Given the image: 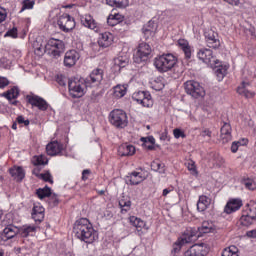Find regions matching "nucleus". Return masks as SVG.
Segmentation results:
<instances>
[{
    "instance_id": "1",
    "label": "nucleus",
    "mask_w": 256,
    "mask_h": 256,
    "mask_svg": "<svg viewBox=\"0 0 256 256\" xmlns=\"http://www.w3.org/2000/svg\"><path fill=\"white\" fill-rule=\"evenodd\" d=\"M73 233L77 239L84 241V243H87L88 245L95 243V241L99 239V234L87 218L76 220L73 226Z\"/></svg>"
},
{
    "instance_id": "2",
    "label": "nucleus",
    "mask_w": 256,
    "mask_h": 256,
    "mask_svg": "<svg viewBox=\"0 0 256 256\" xmlns=\"http://www.w3.org/2000/svg\"><path fill=\"white\" fill-rule=\"evenodd\" d=\"M34 53L41 57L48 53V55H52V57H60L61 53L65 51V43L62 40L51 38L48 40L46 44L43 45V41L36 40L33 43Z\"/></svg>"
},
{
    "instance_id": "3",
    "label": "nucleus",
    "mask_w": 256,
    "mask_h": 256,
    "mask_svg": "<svg viewBox=\"0 0 256 256\" xmlns=\"http://www.w3.org/2000/svg\"><path fill=\"white\" fill-rule=\"evenodd\" d=\"M177 63V57L171 53L157 55L153 61V65L158 73H169V71H173Z\"/></svg>"
},
{
    "instance_id": "4",
    "label": "nucleus",
    "mask_w": 256,
    "mask_h": 256,
    "mask_svg": "<svg viewBox=\"0 0 256 256\" xmlns=\"http://www.w3.org/2000/svg\"><path fill=\"white\" fill-rule=\"evenodd\" d=\"M68 89L73 99H81L86 93L87 85L83 79L72 78L68 81Z\"/></svg>"
},
{
    "instance_id": "5",
    "label": "nucleus",
    "mask_w": 256,
    "mask_h": 256,
    "mask_svg": "<svg viewBox=\"0 0 256 256\" xmlns=\"http://www.w3.org/2000/svg\"><path fill=\"white\" fill-rule=\"evenodd\" d=\"M109 121L116 129H125L129 125L127 112L122 109H114L109 113Z\"/></svg>"
},
{
    "instance_id": "6",
    "label": "nucleus",
    "mask_w": 256,
    "mask_h": 256,
    "mask_svg": "<svg viewBox=\"0 0 256 256\" xmlns=\"http://www.w3.org/2000/svg\"><path fill=\"white\" fill-rule=\"evenodd\" d=\"M184 89L187 95H190L194 99L205 97V88L195 80H188L184 83Z\"/></svg>"
},
{
    "instance_id": "7",
    "label": "nucleus",
    "mask_w": 256,
    "mask_h": 256,
    "mask_svg": "<svg viewBox=\"0 0 256 256\" xmlns=\"http://www.w3.org/2000/svg\"><path fill=\"white\" fill-rule=\"evenodd\" d=\"M133 101H136L142 107L151 108L153 107V97H151V93L147 91H138L132 94Z\"/></svg>"
},
{
    "instance_id": "8",
    "label": "nucleus",
    "mask_w": 256,
    "mask_h": 256,
    "mask_svg": "<svg viewBox=\"0 0 256 256\" xmlns=\"http://www.w3.org/2000/svg\"><path fill=\"white\" fill-rule=\"evenodd\" d=\"M57 25L60 31L69 33V31H73L75 27V18L67 13H64L58 18Z\"/></svg>"
},
{
    "instance_id": "9",
    "label": "nucleus",
    "mask_w": 256,
    "mask_h": 256,
    "mask_svg": "<svg viewBox=\"0 0 256 256\" xmlns=\"http://www.w3.org/2000/svg\"><path fill=\"white\" fill-rule=\"evenodd\" d=\"M197 57L200 61H203V63H206V65H210V67H215V65H218L219 60L215 55H213V50L208 48H202L198 51Z\"/></svg>"
},
{
    "instance_id": "10",
    "label": "nucleus",
    "mask_w": 256,
    "mask_h": 256,
    "mask_svg": "<svg viewBox=\"0 0 256 256\" xmlns=\"http://www.w3.org/2000/svg\"><path fill=\"white\" fill-rule=\"evenodd\" d=\"M151 46L145 42H142L136 48V52L134 54V59L136 63H141V61H147L152 53Z\"/></svg>"
},
{
    "instance_id": "11",
    "label": "nucleus",
    "mask_w": 256,
    "mask_h": 256,
    "mask_svg": "<svg viewBox=\"0 0 256 256\" xmlns=\"http://www.w3.org/2000/svg\"><path fill=\"white\" fill-rule=\"evenodd\" d=\"M204 37L207 47L210 49H219L221 47V40L219 34L214 30L208 29L204 32Z\"/></svg>"
},
{
    "instance_id": "12",
    "label": "nucleus",
    "mask_w": 256,
    "mask_h": 256,
    "mask_svg": "<svg viewBox=\"0 0 256 256\" xmlns=\"http://www.w3.org/2000/svg\"><path fill=\"white\" fill-rule=\"evenodd\" d=\"M26 100L32 107H37L39 111H47L49 109V103H47V100L43 99L41 96L27 95Z\"/></svg>"
},
{
    "instance_id": "13",
    "label": "nucleus",
    "mask_w": 256,
    "mask_h": 256,
    "mask_svg": "<svg viewBox=\"0 0 256 256\" xmlns=\"http://www.w3.org/2000/svg\"><path fill=\"white\" fill-rule=\"evenodd\" d=\"M130 225L135 227L137 235H143L147 231H149V226H147V222L137 216H130L128 218Z\"/></svg>"
},
{
    "instance_id": "14",
    "label": "nucleus",
    "mask_w": 256,
    "mask_h": 256,
    "mask_svg": "<svg viewBox=\"0 0 256 256\" xmlns=\"http://www.w3.org/2000/svg\"><path fill=\"white\" fill-rule=\"evenodd\" d=\"M197 229L195 228H187L182 236L177 239L176 245H187L188 243H192V241H195L197 239Z\"/></svg>"
},
{
    "instance_id": "15",
    "label": "nucleus",
    "mask_w": 256,
    "mask_h": 256,
    "mask_svg": "<svg viewBox=\"0 0 256 256\" xmlns=\"http://www.w3.org/2000/svg\"><path fill=\"white\" fill-rule=\"evenodd\" d=\"M97 43L101 49H107L115 43V35L109 31L102 32L98 36Z\"/></svg>"
},
{
    "instance_id": "16",
    "label": "nucleus",
    "mask_w": 256,
    "mask_h": 256,
    "mask_svg": "<svg viewBox=\"0 0 256 256\" xmlns=\"http://www.w3.org/2000/svg\"><path fill=\"white\" fill-rule=\"evenodd\" d=\"M63 151H65V145L57 140L51 141L46 145V153L50 157H57V155H61Z\"/></svg>"
},
{
    "instance_id": "17",
    "label": "nucleus",
    "mask_w": 256,
    "mask_h": 256,
    "mask_svg": "<svg viewBox=\"0 0 256 256\" xmlns=\"http://www.w3.org/2000/svg\"><path fill=\"white\" fill-rule=\"evenodd\" d=\"M205 255H207V245L203 243L194 244L184 252V256H205Z\"/></svg>"
},
{
    "instance_id": "18",
    "label": "nucleus",
    "mask_w": 256,
    "mask_h": 256,
    "mask_svg": "<svg viewBox=\"0 0 256 256\" xmlns=\"http://www.w3.org/2000/svg\"><path fill=\"white\" fill-rule=\"evenodd\" d=\"M81 55L77 50H69L64 55V66L73 67L79 61Z\"/></svg>"
},
{
    "instance_id": "19",
    "label": "nucleus",
    "mask_w": 256,
    "mask_h": 256,
    "mask_svg": "<svg viewBox=\"0 0 256 256\" xmlns=\"http://www.w3.org/2000/svg\"><path fill=\"white\" fill-rule=\"evenodd\" d=\"M241 207H243V200L239 198L230 199L224 207V213H227V215H231V213L239 211Z\"/></svg>"
},
{
    "instance_id": "20",
    "label": "nucleus",
    "mask_w": 256,
    "mask_h": 256,
    "mask_svg": "<svg viewBox=\"0 0 256 256\" xmlns=\"http://www.w3.org/2000/svg\"><path fill=\"white\" fill-rule=\"evenodd\" d=\"M17 233H19V229L17 228V226L8 225L0 233V239L1 241L7 242L9 241V239H13V237H16Z\"/></svg>"
},
{
    "instance_id": "21",
    "label": "nucleus",
    "mask_w": 256,
    "mask_h": 256,
    "mask_svg": "<svg viewBox=\"0 0 256 256\" xmlns=\"http://www.w3.org/2000/svg\"><path fill=\"white\" fill-rule=\"evenodd\" d=\"M32 219H34L36 223H41L45 219V208L40 203L34 204Z\"/></svg>"
},
{
    "instance_id": "22",
    "label": "nucleus",
    "mask_w": 256,
    "mask_h": 256,
    "mask_svg": "<svg viewBox=\"0 0 256 256\" xmlns=\"http://www.w3.org/2000/svg\"><path fill=\"white\" fill-rule=\"evenodd\" d=\"M81 24L92 31H97L98 29L97 21H95V18L91 14L81 16Z\"/></svg>"
},
{
    "instance_id": "23",
    "label": "nucleus",
    "mask_w": 256,
    "mask_h": 256,
    "mask_svg": "<svg viewBox=\"0 0 256 256\" xmlns=\"http://www.w3.org/2000/svg\"><path fill=\"white\" fill-rule=\"evenodd\" d=\"M231 124L224 122L223 126L221 127L220 130V137L223 143H229V141H232L233 136L231 135Z\"/></svg>"
},
{
    "instance_id": "24",
    "label": "nucleus",
    "mask_w": 256,
    "mask_h": 256,
    "mask_svg": "<svg viewBox=\"0 0 256 256\" xmlns=\"http://www.w3.org/2000/svg\"><path fill=\"white\" fill-rule=\"evenodd\" d=\"M249 87V82H242L240 86L237 87L238 95L245 97V99H253L255 97V92L247 89Z\"/></svg>"
},
{
    "instance_id": "25",
    "label": "nucleus",
    "mask_w": 256,
    "mask_h": 256,
    "mask_svg": "<svg viewBox=\"0 0 256 256\" xmlns=\"http://www.w3.org/2000/svg\"><path fill=\"white\" fill-rule=\"evenodd\" d=\"M199 233L201 235H205L207 233H216L217 226L213 221H203L201 227L198 228Z\"/></svg>"
},
{
    "instance_id": "26",
    "label": "nucleus",
    "mask_w": 256,
    "mask_h": 256,
    "mask_svg": "<svg viewBox=\"0 0 256 256\" xmlns=\"http://www.w3.org/2000/svg\"><path fill=\"white\" fill-rule=\"evenodd\" d=\"M177 45L181 49V51H183L186 59H190L191 55L193 54V48L189 44V41L185 39H179L177 41Z\"/></svg>"
},
{
    "instance_id": "27",
    "label": "nucleus",
    "mask_w": 256,
    "mask_h": 256,
    "mask_svg": "<svg viewBox=\"0 0 256 256\" xmlns=\"http://www.w3.org/2000/svg\"><path fill=\"white\" fill-rule=\"evenodd\" d=\"M145 179V174L143 172H131L127 176V181L130 183V185H139V183H143V180Z\"/></svg>"
},
{
    "instance_id": "28",
    "label": "nucleus",
    "mask_w": 256,
    "mask_h": 256,
    "mask_svg": "<svg viewBox=\"0 0 256 256\" xmlns=\"http://www.w3.org/2000/svg\"><path fill=\"white\" fill-rule=\"evenodd\" d=\"M209 207H211V198L206 195L199 196L197 210L200 211V213H203V211H207Z\"/></svg>"
},
{
    "instance_id": "29",
    "label": "nucleus",
    "mask_w": 256,
    "mask_h": 256,
    "mask_svg": "<svg viewBox=\"0 0 256 256\" xmlns=\"http://www.w3.org/2000/svg\"><path fill=\"white\" fill-rule=\"evenodd\" d=\"M9 173L15 181H23L25 179V170L21 166H14L9 169Z\"/></svg>"
},
{
    "instance_id": "30",
    "label": "nucleus",
    "mask_w": 256,
    "mask_h": 256,
    "mask_svg": "<svg viewBox=\"0 0 256 256\" xmlns=\"http://www.w3.org/2000/svg\"><path fill=\"white\" fill-rule=\"evenodd\" d=\"M88 83H101L103 81V70L94 69L87 78Z\"/></svg>"
},
{
    "instance_id": "31",
    "label": "nucleus",
    "mask_w": 256,
    "mask_h": 256,
    "mask_svg": "<svg viewBox=\"0 0 256 256\" xmlns=\"http://www.w3.org/2000/svg\"><path fill=\"white\" fill-rule=\"evenodd\" d=\"M20 90L19 87L13 86L11 89L1 94V97L7 99V101H13L19 97Z\"/></svg>"
},
{
    "instance_id": "32",
    "label": "nucleus",
    "mask_w": 256,
    "mask_h": 256,
    "mask_svg": "<svg viewBox=\"0 0 256 256\" xmlns=\"http://www.w3.org/2000/svg\"><path fill=\"white\" fill-rule=\"evenodd\" d=\"M256 222V217L248 214L247 212H244L242 210V215L240 217V223L243 225V227H250V225H253V223Z\"/></svg>"
},
{
    "instance_id": "33",
    "label": "nucleus",
    "mask_w": 256,
    "mask_h": 256,
    "mask_svg": "<svg viewBox=\"0 0 256 256\" xmlns=\"http://www.w3.org/2000/svg\"><path fill=\"white\" fill-rule=\"evenodd\" d=\"M120 155L122 157H129L131 155H135V146L128 145V144H122L118 149Z\"/></svg>"
},
{
    "instance_id": "34",
    "label": "nucleus",
    "mask_w": 256,
    "mask_h": 256,
    "mask_svg": "<svg viewBox=\"0 0 256 256\" xmlns=\"http://www.w3.org/2000/svg\"><path fill=\"white\" fill-rule=\"evenodd\" d=\"M113 97L115 99H121L127 95V86L118 84L113 88Z\"/></svg>"
},
{
    "instance_id": "35",
    "label": "nucleus",
    "mask_w": 256,
    "mask_h": 256,
    "mask_svg": "<svg viewBox=\"0 0 256 256\" xmlns=\"http://www.w3.org/2000/svg\"><path fill=\"white\" fill-rule=\"evenodd\" d=\"M106 5L117 9H125L129 7V0H106Z\"/></svg>"
},
{
    "instance_id": "36",
    "label": "nucleus",
    "mask_w": 256,
    "mask_h": 256,
    "mask_svg": "<svg viewBox=\"0 0 256 256\" xmlns=\"http://www.w3.org/2000/svg\"><path fill=\"white\" fill-rule=\"evenodd\" d=\"M123 21V15L121 14H110L107 18V23L110 27H115V25H119Z\"/></svg>"
},
{
    "instance_id": "37",
    "label": "nucleus",
    "mask_w": 256,
    "mask_h": 256,
    "mask_svg": "<svg viewBox=\"0 0 256 256\" xmlns=\"http://www.w3.org/2000/svg\"><path fill=\"white\" fill-rule=\"evenodd\" d=\"M151 87L154 91H163L165 89V79L158 77L151 81Z\"/></svg>"
},
{
    "instance_id": "38",
    "label": "nucleus",
    "mask_w": 256,
    "mask_h": 256,
    "mask_svg": "<svg viewBox=\"0 0 256 256\" xmlns=\"http://www.w3.org/2000/svg\"><path fill=\"white\" fill-rule=\"evenodd\" d=\"M48 163L49 159L43 154L33 156L32 158V164L35 165V167H39V165H47Z\"/></svg>"
},
{
    "instance_id": "39",
    "label": "nucleus",
    "mask_w": 256,
    "mask_h": 256,
    "mask_svg": "<svg viewBox=\"0 0 256 256\" xmlns=\"http://www.w3.org/2000/svg\"><path fill=\"white\" fill-rule=\"evenodd\" d=\"M244 213H248V215H252L253 217L256 218V202L255 200H251L249 201V203H247L243 210Z\"/></svg>"
},
{
    "instance_id": "40",
    "label": "nucleus",
    "mask_w": 256,
    "mask_h": 256,
    "mask_svg": "<svg viewBox=\"0 0 256 256\" xmlns=\"http://www.w3.org/2000/svg\"><path fill=\"white\" fill-rule=\"evenodd\" d=\"M114 65L118 67V69H123L129 65V58L127 56H118L114 59Z\"/></svg>"
},
{
    "instance_id": "41",
    "label": "nucleus",
    "mask_w": 256,
    "mask_h": 256,
    "mask_svg": "<svg viewBox=\"0 0 256 256\" xmlns=\"http://www.w3.org/2000/svg\"><path fill=\"white\" fill-rule=\"evenodd\" d=\"M36 195L39 199L51 197V188H49L48 186H45L44 188H38L36 190Z\"/></svg>"
},
{
    "instance_id": "42",
    "label": "nucleus",
    "mask_w": 256,
    "mask_h": 256,
    "mask_svg": "<svg viewBox=\"0 0 256 256\" xmlns=\"http://www.w3.org/2000/svg\"><path fill=\"white\" fill-rule=\"evenodd\" d=\"M35 231H37V227L31 226V225H26L20 229V234L22 237H29V235H33V233H35Z\"/></svg>"
},
{
    "instance_id": "43",
    "label": "nucleus",
    "mask_w": 256,
    "mask_h": 256,
    "mask_svg": "<svg viewBox=\"0 0 256 256\" xmlns=\"http://www.w3.org/2000/svg\"><path fill=\"white\" fill-rule=\"evenodd\" d=\"M222 256H239V248L235 245L229 246L222 251Z\"/></svg>"
},
{
    "instance_id": "44",
    "label": "nucleus",
    "mask_w": 256,
    "mask_h": 256,
    "mask_svg": "<svg viewBox=\"0 0 256 256\" xmlns=\"http://www.w3.org/2000/svg\"><path fill=\"white\" fill-rule=\"evenodd\" d=\"M34 175L38 177V179H42V181H45V183H50L53 185V176L51 173L46 172V173H36L35 170L33 171Z\"/></svg>"
},
{
    "instance_id": "45",
    "label": "nucleus",
    "mask_w": 256,
    "mask_h": 256,
    "mask_svg": "<svg viewBox=\"0 0 256 256\" xmlns=\"http://www.w3.org/2000/svg\"><path fill=\"white\" fill-rule=\"evenodd\" d=\"M151 25H155V23L149 22L148 27L143 29V33H144L146 39H149V37H153V35H155V31H157V28L151 27Z\"/></svg>"
},
{
    "instance_id": "46",
    "label": "nucleus",
    "mask_w": 256,
    "mask_h": 256,
    "mask_svg": "<svg viewBox=\"0 0 256 256\" xmlns=\"http://www.w3.org/2000/svg\"><path fill=\"white\" fill-rule=\"evenodd\" d=\"M119 207L121 209V213H127L131 211V200L121 199L119 201Z\"/></svg>"
},
{
    "instance_id": "47",
    "label": "nucleus",
    "mask_w": 256,
    "mask_h": 256,
    "mask_svg": "<svg viewBox=\"0 0 256 256\" xmlns=\"http://www.w3.org/2000/svg\"><path fill=\"white\" fill-rule=\"evenodd\" d=\"M164 167H165V165H163V163H161L159 160H155L151 163L152 171H158L159 173H165Z\"/></svg>"
},
{
    "instance_id": "48",
    "label": "nucleus",
    "mask_w": 256,
    "mask_h": 256,
    "mask_svg": "<svg viewBox=\"0 0 256 256\" xmlns=\"http://www.w3.org/2000/svg\"><path fill=\"white\" fill-rule=\"evenodd\" d=\"M216 77L218 79V81H223L225 75H227V68L223 67V66H219L216 71Z\"/></svg>"
},
{
    "instance_id": "49",
    "label": "nucleus",
    "mask_w": 256,
    "mask_h": 256,
    "mask_svg": "<svg viewBox=\"0 0 256 256\" xmlns=\"http://www.w3.org/2000/svg\"><path fill=\"white\" fill-rule=\"evenodd\" d=\"M33 7H35V0H23L21 13L27 9H33Z\"/></svg>"
},
{
    "instance_id": "50",
    "label": "nucleus",
    "mask_w": 256,
    "mask_h": 256,
    "mask_svg": "<svg viewBox=\"0 0 256 256\" xmlns=\"http://www.w3.org/2000/svg\"><path fill=\"white\" fill-rule=\"evenodd\" d=\"M243 185L246 187V189H249V191H255L256 189L255 181L251 179L243 180Z\"/></svg>"
},
{
    "instance_id": "51",
    "label": "nucleus",
    "mask_w": 256,
    "mask_h": 256,
    "mask_svg": "<svg viewBox=\"0 0 256 256\" xmlns=\"http://www.w3.org/2000/svg\"><path fill=\"white\" fill-rule=\"evenodd\" d=\"M187 169L192 175H197V166L195 165V161L189 160L187 162Z\"/></svg>"
},
{
    "instance_id": "52",
    "label": "nucleus",
    "mask_w": 256,
    "mask_h": 256,
    "mask_svg": "<svg viewBox=\"0 0 256 256\" xmlns=\"http://www.w3.org/2000/svg\"><path fill=\"white\" fill-rule=\"evenodd\" d=\"M173 135L175 139H185V137H187V135H185V131L181 130L180 128H175L173 130Z\"/></svg>"
},
{
    "instance_id": "53",
    "label": "nucleus",
    "mask_w": 256,
    "mask_h": 256,
    "mask_svg": "<svg viewBox=\"0 0 256 256\" xmlns=\"http://www.w3.org/2000/svg\"><path fill=\"white\" fill-rule=\"evenodd\" d=\"M4 37H12V39H17L18 37V31L16 27H13L12 29L8 30Z\"/></svg>"
},
{
    "instance_id": "54",
    "label": "nucleus",
    "mask_w": 256,
    "mask_h": 256,
    "mask_svg": "<svg viewBox=\"0 0 256 256\" xmlns=\"http://www.w3.org/2000/svg\"><path fill=\"white\" fill-rule=\"evenodd\" d=\"M56 81L60 84L61 87H65V85H67V77L62 74L56 76Z\"/></svg>"
},
{
    "instance_id": "55",
    "label": "nucleus",
    "mask_w": 256,
    "mask_h": 256,
    "mask_svg": "<svg viewBox=\"0 0 256 256\" xmlns=\"http://www.w3.org/2000/svg\"><path fill=\"white\" fill-rule=\"evenodd\" d=\"M7 19V10L3 7H0V24Z\"/></svg>"
},
{
    "instance_id": "56",
    "label": "nucleus",
    "mask_w": 256,
    "mask_h": 256,
    "mask_svg": "<svg viewBox=\"0 0 256 256\" xmlns=\"http://www.w3.org/2000/svg\"><path fill=\"white\" fill-rule=\"evenodd\" d=\"M9 85V79L6 77H1L0 76V89H5V87H8Z\"/></svg>"
},
{
    "instance_id": "57",
    "label": "nucleus",
    "mask_w": 256,
    "mask_h": 256,
    "mask_svg": "<svg viewBox=\"0 0 256 256\" xmlns=\"http://www.w3.org/2000/svg\"><path fill=\"white\" fill-rule=\"evenodd\" d=\"M17 123H19V125H25V127H27L29 125V120H25V117L23 116H18L16 119Z\"/></svg>"
},
{
    "instance_id": "58",
    "label": "nucleus",
    "mask_w": 256,
    "mask_h": 256,
    "mask_svg": "<svg viewBox=\"0 0 256 256\" xmlns=\"http://www.w3.org/2000/svg\"><path fill=\"white\" fill-rule=\"evenodd\" d=\"M0 63L5 67V69L11 66V61L5 57L1 58Z\"/></svg>"
},
{
    "instance_id": "59",
    "label": "nucleus",
    "mask_w": 256,
    "mask_h": 256,
    "mask_svg": "<svg viewBox=\"0 0 256 256\" xmlns=\"http://www.w3.org/2000/svg\"><path fill=\"white\" fill-rule=\"evenodd\" d=\"M50 203H52L54 207L59 205V197L55 194L50 196Z\"/></svg>"
},
{
    "instance_id": "60",
    "label": "nucleus",
    "mask_w": 256,
    "mask_h": 256,
    "mask_svg": "<svg viewBox=\"0 0 256 256\" xmlns=\"http://www.w3.org/2000/svg\"><path fill=\"white\" fill-rule=\"evenodd\" d=\"M91 175V170L85 169L82 172V181H87L89 179V176Z\"/></svg>"
},
{
    "instance_id": "61",
    "label": "nucleus",
    "mask_w": 256,
    "mask_h": 256,
    "mask_svg": "<svg viewBox=\"0 0 256 256\" xmlns=\"http://www.w3.org/2000/svg\"><path fill=\"white\" fill-rule=\"evenodd\" d=\"M234 143H236L238 147H243L244 145H247V143H249V140L243 138L239 141H234Z\"/></svg>"
},
{
    "instance_id": "62",
    "label": "nucleus",
    "mask_w": 256,
    "mask_h": 256,
    "mask_svg": "<svg viewBox=\"0 0 256 256\" xmlns=\"http://www.w3.org/2000/svg\"><path fill=\"white\" fill-rule=\"evenodd\" d=\"M173 189H174L173 186H170L169 188L164 189L162 192V196L167 197V195H169V193L173 192Z\"/></svg>"
},
{
    "instance_id": "63",
    "label": "nucleus",
    "mask_w": 256,
    "mask_h": 256,
    "mask_svg": "<svg viewBox=\"0 0 256 256\" xmlns=\"http://www.w3.org/2000/svg\"><path fill=\"white\" fill-rule=\"evenodd\" d=\"M183 245H179V244H177V240H176V242L174 243V245H173V251L175 252V253H179L180 251H181V247H182Z\"/></svg>"
},
{
    "instance_id": "64",
    "label": "nucleus",
    "mask_w": 256,
    "mask_h": 256,
    "mask_svg": "<svg viewBox=\"0 0 256 256\" xmlns=\"http://www.w3.org/2000/svg\"><path fill=\"white\" fill-rule=\"evenodd\" d=\"M247 237H252L253 239H256V230L248 231Z\"/></svg>"
}]
</instances>
